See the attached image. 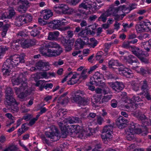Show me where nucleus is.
<instances>
[{"label":"nucleus","instance_id":"f257e3e1","mask_svg":"<svg viewBox=\"0 0 151 151\" xmlns=\"http://www.w3.org/2000/svg\"><path fill=\"white\" fill-rule=\"evenodd\" d=\"M39 50L43 55L50 57L58 56L63 51L61 47L54 42L43 43Z\"/></svg>","mask_w":151,"mask_h":151},{"label":"nucleus","instance_id":"f03ea898","mask_svg":"<svg viewBox=\"0 0 151 151\" xmlns=\"http://www.w3.org/2000/svg\"><path fill=\"white\" fill-rule=\"evenodd\" d=\"M26 79L23 73L20 74L16 79L13 80L14 84L17 85L22 83L19 88H15V93L18 97L23 99L25 97L31 94L32 90L25 82Z\"/></svg>","mask_w":151,"mask_h":151},{"label":"nucleus","instance_id":"7ed1b4c3","mask_svg":"<svg viewBox=\"0 0 151 151\" xmlns=\"http://www.w3.org/2000/svg\"><path fill=\"white\" fill-rule=\"evenodd\" d=\"M74 32L76 34L78 33V36L80 37L75 42V49L78 50L83 48L85 45L89 44V38L87 35L91 34V30H88L87 27L85 29L81 28L79 27H77L75 28Z\"/></svg>","mask_w":151,"mask_h":151},{"label":"nucleus","instance_id":"20e7f679","mask_svg":"<svg viewBox=\"0 0 151 151\" xmlns=\"http://www.w3.org/2000/svg\"><path fill=\"white\" fill-rule=\"evenodd\" d=\"M141 123V127L137 123L132 122L131 124L130 129L132 132L134 130H139V132L142 133V135H146L148 133V129L147 127L150 124V121L147 117L144 114H142L138 119Z\"/></svg>","mask_w":151,"mask_h":151},{"label":"nucleus","instance_id":"39448f33","mask_svg":"<svg viewBox=\"0 0 151 151\" xmlns=\"http://www.w3.org/2000/svg\"><path fill=\"white\" fill-rule=\"evenodd\" d=\"M35 42L33 40L29 39H26L21 43L19 39L14 40L11 43V49L15 52L18 51L20 48V45L23 48H28L35 44Z\"/></svg>","mask_w":151,"mask_h":151},{"label":"nucleus","instance_id":"423d86ee","mask_svg":"<svg viewBox=\"0 0 151 151\" xmlns=\"http://www.w3.org/2000/svg\"><path fill=\"white\" fill-rule=\"evenodd\" d=\"M84 94V92L82 91L79 90L76 91L73 96V101L79 105L85 106L88 104V99L86 98L83 97Z\"/></svg>","mask_w":151,"mask_h":151},{"label":"nucleus","instance_id":"0eeeda50","mask_svg":"<svg viewBox=\"0 0 151 151\" xmlns=\"http://www.w3.org/2000/svg\"><path fill=\"white\" fill-rule=\"evenodd\" d=\"M136 29L138 32H144L146 29H151V23L148 20L139 22L135 27Z\"/></svg>","mask_w":151,"mask_h":151},{"label":"nucleus","instance_id":"6e6552de","mask_svg":"<svg viewBox=\"0 0 151 151\" xmlns=\"http://www.w3.org/2000/svg\"><path fill=\"white\" fill-rule=\"evenodd\" d=\"M114 125V123H112L110 125H106L104 126L103 130V133L104 134L101 135L102 139L105 140L112 138L111 134L113 133Z\"/></svg>","mask_w":151,"mask_h":151},{"label":"nucleus","instance_id":"1a4fd4ad","mask_svg":"<svg viewBox=\"0 0 151 151\" xmlns=\"http://www.w3.org/2000/svg\"><path fill=\"white\" fill-rule=\"evenodd\" d=\"M17 3L19 5L17 10L21 13L25 12L27 8L30 6V3L27 0H17Z\"/></svg>","mask_w":151,"mask_h":151},{"label":"nucleus","instance_id":"9d476101","mask_svg":"<svg viewBox=\"0 0 151 151\" xmlns=\"http://www.w3.org/2000/svg\"><path fill=\"white\" fill-rule=\"evenodd\" d=\"M63 20L65 21V19L54 20L49 22L48 25L49 26L54 29H60V27L64 25V23L65 22H63Z\"/></svg>","mask_w":151,"mask_h":151},{"label":"nucleus","instance_id":"9b49d317","mask_svg":"<svg viewBox=\"0 0 151 151\" xmlns=\"http://www.w3.org/2000/svg\"><path fill=\"white\" fill-rule=\"evenodd\" d=\"M108 84L113 90L119 92L122 90L124 86L122 82L116 81L115 82H108Z\"/></svg>","mask_w":151,"mask_h":151},{"label":"nucleus","instance_id":"f8f14e48","mask_svg":"<svg viewBox=\"0 0 151 151\" xmlns=\"http://www.w3.org/2000/svg\"><path fill=\"white\" fill-rule=\"evenodd\" d=\"M11 100L6 101H5V104L6 106L8 105L9 107L8 109L9 110H10L11 112L14 113L17 112L18 111V108L17 107V105L19 103L16 102L15 99V101L14 102L12 101Z\"/></svg>","mask_w":151,"mask_h":151},{"label":"nucleus","instance_id":"ddd939ff","mask_svg":"<svg viewBox=\"0 0 151 151\" xmlns=\"http://www.w3.org/2000/svg\"><path fill=\"white\" fill-rule=\"evenodd\" d=\"M60 8L61 9L62 13L65 14H70L74 12V10L72 8H69L68 6L66 5H62L60 6L54 7L53 9L56 12H58L57 9Z\"/></svg>","mask_w":151,"mask_h":151},{"label":"nucleus","instance_id":"4468645a","mask_svg":"<svg viewBox=\"0 0 151 151\" xmlns=\"http://www.w3.org/2000/svg\"><path fill=\"white\" fill-rule=\"evenodd\" d=\"M6 62H5L2 68V72L3 73V75L5 77L9 76L11 73V69L13 68H11L10 65L8 64Z\"/></svg>","mask_w":151,"mask_h":151},{"label":"nucleus","instance_id":"2eb2a0df","mask_svg":"<svg viewBox=\"0 0 151 151\" xmlns=\"http://www.w3.org/2000/svg\"><path fill=\"white\" fill-rule=\"evenodd\" d=\"M56 132H46L45 135L47 137L50 138L51 141L53 142L56 141L60 138V135L57 130H56Z\"/></svg>","mask_w":151,"mask_h":151},{"label":"nucleus","instance_id":"dca6fc26","mask_svg":"<svg viewBox=\"0 0 151 151\" xmlns=\"http://www.w3.org/2000/svg\"><path fill=\"white\" fill-rule=\"evenodd\" d=\"M36 68L40 70H47L50 69L49 64L48 62H44L39 61L36 64Z\"/></svg>","mask_w":151,"mask_h":151},{"label":"nucleus","instance_id":"f3484780","mask_svg":"<svg viewBox=\"0 0 151 151\" xmlns=\"http://www.w3.org/2000/svg\"><path fill=\"white\" fill-rule=\"evenodd\" d=\"M127 123V120L122 116H120L118 118L116 122L117 126L120 129L125 127Z\"/></svg>","mask_w":151,"mask_h":151},{"label":"nucleus","instance_id":"a211bd4d","mask_svg":"<svg viewBox=\"0 0 151 151\" xmlns=\"http://www.w3.org/2000/svg\"><path fill=\"white\" fill-rule=\"evenodd\" d=\"M5 93H6V101L10 100L14 102L15 101V99L14 97V92L12 88L9 87H7L6 88Z\"/></svg>","mask_w":151,"mask_h":151},{"label":"nucleus","instance_id":"6ab92c4d","mask_svg":"<svg viewBox=\"0 0 151 151\" xmlns=\"http://www.w3.org/2000/svg\"><path fill=\"white\" fill-rule=\"evenodd\" d=\"M130 51L137 58L141 55H145L144 52L140 48L134 46L131 47Z\"/></svg>","mask_w":151,"mask_h":151},{"label":"nucleus","instance_id":"aec40b11","mask_svg":"<svg viewBox=\"0 0 151 151\" xmlns=\"http://www.w3.org/2000/svg\"><path fill=\"white\" fill-rule=\"evenodd\" d=\"M53 15V13L50 10L45 9L41 12V17L45 19H48Z\"/></svg>","mask_w":151,"mask_h":151},{"label":"nucleus","instance_id":"412c9836","mask_svg":"<svg viewBox=\"0 0 151 151\" xmlns=\"http://www.w3.org/2000/svg\"><path fill=\"white\" fill-rule=\"evenodd\" d=\"M21 54L20 55H15L12 56L11 58L6 59L5 62H6L8 63V64L10 65L11 66V68H13V65L12 64L13 63L11 62L12 61H15L16 60H20L21 59Z\"/></svg>","mask_w":151,"mask_h":151},{"label":"nucleus","instance_id":"4be33fe9","mask_svg":"<svg viewBox=\"0 0 151 151\" xmlns=\"http://www.w3.org/2000/svg\"><path fill=\"white\" fill-rule=\"evenodd\" d=\"M3 25V22H0V28L2 27L3 29L1 35L2 37H4L6 36L9 28L10 27L11 24L9 23L5 24L3 27H2Z\"/></svg>","mask_w":151,"mask_h":151},{"label":"nucleus","instance_id":"5701e85b","mask_svg":"<svg viewBox=\"0 0 151 151\" xmlns=\"http://www.w3.org/2000/svg\"><path fill=\"white\" fill-rule=\"evenodd\" d=\"M124 59L127 63L131 64L134 63H137L138 61L136 58L132 55H129L127 57H126Z\"/></svg>","mask_w":151,"mask_h":151},{"label":"nucleus","instance_id":"b1692460","mask_svg":"<svg viewBox=\"0 0 151 151\" xmlns=\"http://www.w3.org/2000/svg\"><path fill=\"white\" fill-rule=\"evenodd\" d=\"M59 33L58 31H56L50 32L49 33L48 39L50 40H56L59 36Z\"/></svg>","mask_w":151,"mask_h":151},{"label":"nucleus","instance_id":"393cba45","mask_svg":"<svg viewBox=\"0 0 151 151\" xmlns=\"http://www.w3.org/2000/svg\"><path fill=\"white\" fill-rule=\"evenodd\" d=\"M119 9V8H115L114 7H110L106 12L109 16L111 15L114 16L118 12Z\"/></svg>","mask_w":151,"mask_h":151},{"label":"nucleus","instance_id":"a878e982","mask_svg":"<svg viewBox=\"0 0 151 151\" xmlns=\"http://www.w3.org/2000/svg\"><path fill=\"white\" fill-rule=\"evenodd\" d=\"M22 16H20L16 18L15 22V24L17 26L20 27L24 23V20H23Z\"/></svg>","mask_w":151,"mask_h":151},{"label":"nucleus","instance_id":"bb28decb","mask_svg":"<svg viewBox=\"0 0 151 151\" xmlns=\"http://www.w3.org/2000/svg\"><path fill=\"white\" fill-rule=\"evenodd\" d=\"M75 127V126H73V125H70V126L68 125L66 126L65 127V128L67 131H68V134L71 135V134H73L74 135V132H75V129H76L75 128H76L74 127Z\"/></svg>","mask_w":151,"mask_h":151},{"label":"nucleus","instance_id":"cd10ccee","mask_svg":"<svg viewBox=\"0 0 151 151\" xmlns=\"http://www.w3.org/2000/svg\"><path fill=\"white\" fill-rule=\"evenodd\" d=\"M118 66H119V67L117 68V69L118 70L120 74L123 75V73H125L124 72H126V71H127V68L125 67L120 63H119Z\"/></svg>","mask_w":151,"mask_h":151},{"label":"nucleus","instance_id":"c85d7f7f","mask_svg":"<svg viewBox=\"0 0 151 151\" xmlns=\"http://www.w3.org/2000/svg\"><path fill=\"white\" fill-rule=\"evenodd\" d=\"M80 127L77 126L76 127L75 132H74V135L77 137L82 139L83 136V134L82 133V129H80L79 131L78 130L79 129Z\"/></svg>","mask_w":151,"mask_h":151},{"label":"nucleus","instance_id":"c756f323","mask_svg":"<svg viewBox=\"0 0 151 151\" xmlns=\"http://www.w3.org/2000/svg\"><path fill=\"white\" fill-rule=\"evenodd\" d=\"M22 16L23 20H24V23H28L32 21V18L31 14L24 15Z\"/></svg>","mask_w":151,"mask_h":151},{"label":"nucleus","instance_id":"7c9ffc66","mask_svg":"<svg viewBox=\"0 0 151 151\" xmlns=\"http://www.w3.org/2000/svg\"><path fill=\"white\" fill-rule=\"evenodd\" d=\"M41 29V27H39L38 28H33L30 32V35L31 36L34 37L40 35V32L39 30Z\"/></svg>","mask_w":151,"mask_h":151},{"label":"nucleus","instance_id":"2f4dec72","mask_svg":"<svg viewBox=\"0 0 151 151\" xmlns=\"http://www.w3.org/2000/svg\"><path fill=\"white\" fill-rule=\"evenodd\" d=\"M89 83L91 85L94 84L96 86H103L104 85V83L102 81L100 80L97 81L95 80V81H93L92 78H91Z\"/></svg>","mask_w":151,"mask_h":151},{"label":"nucleus","instance_id":"473e14b6","mask_svg":"<svg viewBox=\"0 0 151 151\" xmlns=\"http://www.w3.org/2000/svg\"><path fill=\"white\" fill-rule=\"evenodd\" d=\"M25 56V55L24 54H21V59L20 60H16L15 61H12L11 62L13 63L12 64L13 65V67L14 66H16L18 65L20 63H24V58Z\"/></svg>","mask_w":151,"mask_h":151},{"label":"nucleus","instance_id":"72a5a7b5","mask_svg":"<svg viewBox=\"0 0 151 151\" xmlns=\"http://www.w3.org/2000/svg\"><path fill=\"white\" fill-rule=\"evenodd\" d=\"M119 63L117 60H111L109 62V66L110 68H114L115 66H118Z\"/></svg>","mask_w":151,"mask_h":151},{"label":"nucleus","instance_id":"f704fd0d","mask_svg":"<svg viewBox=\"0 0 151 151\" xmlns=\"http://www.w3.org/2000/svg\"><path fill=\"white\" fill-rule=\"evenodd\" d=\"M109 17L106 12L102 14L98 19L99 21H102L103 22H106L107 20V17Z\"/></svg>","mask_w":151,"mask_h":151},{"label":"nucleus","instance_id":"c9c22d12","mask_svg":"<svg viewBox=\"0 0 151 151\" xmlns=\"http://www.w3.org/2000/svg\"><path fill=\"white\" fill-rule=\"evenodd\" d=\"M131 87L132 89L135 91H137L139 90V85L138 83L135 81H132L130 82Z\"/></svg>","mask_w":151,"mask_h":151},{"label":"nucleus","instance_id":"e433bc0d","mask_svg":"<svg viewBox=\"0 0 151 151\" xmlns=\"http://www.w3.org/2000/svg\"><path fill=\"white\" fill-rule=\"evenodd\" d=\"M142 46H143L144 49L147 52L149 51L150 49L151 48V44L149 42H143Z\"/></svg>","mask_w":151,"mask_h":151},{"label":"nucleus","instance_id":"4c0bfd02","mask_svg":"<svg viewBox=\"0 0 151 151\" xmlns=\"http://www.w3.org/2000/svg\"><path fill=\"white\" fill-rule=\"evenodd\" d=\"M73 43V41L72 40L70 42L68 43L66 45L64 46L66 51L68 52L71 50Z\"/></svg>","mask_w":151,"mask_h":151},{"label":"nucleus","instance_id":"58836bf2","mask_svg":"<svg viewBox=\"0 0 151 151\" xmlns=\"http://www.w3.org/2000/svg\"><path fill=\"white\" fill-rule=\"evenodd\" d=\"M87 70L88 69H84L83 70L79 77V79H81V81L85 80L87 78L88 75L86 74V73L88 72Z\"/></svg>","mask_w":151,"mask_h":151},{"label":"nucleus","instance_id":"ea45409f","mask_svg":"<svg viewBox=\"0 0 151 151\" xmlns=\"http://www.w3.org/2000/svg\"><path fill=\"white\" fill-rule=\"evenodd\" d=\"M145 55H141L138 58L140 60L141 62L145 64H148L149 63V60L147 58H146Z\"/></svg>","mask_w":151,"mask_h":151},{"label":"nucleus","instance_id":"a19ab883","mask_svg":"<svg viewBox=\"0 0 151 151\" xmlns=\"http://www.w3.org/2000/svg\"><path fill=\"white\" fill-rule=\"evenodd\" d=\"M58 103L61 104H64L68 102V100L65 98H63L61 97L60 96L59 97H58Z\"/></svg>","mask_w":151,"mask_h":151},{"label":"nucleus","instance_id":"79ce46f5","mask_svg":"<svg viewBox=\"0 0 151 151\" xmlns=\"http://www.w3.org/2000/svg\"><path fill=\"white\" fill-rule=\"evenodd\" d=\"M130 127L129 128V130L130 131L131 134H128L127 136V140L131 141L133 140L134 138V135L132 133L133 132H135V131H139V130H134L133 132H132V130L130 129Z\"/></svg>","mask_w":151,"mask_h":151},{"label":"nucleus","instance_id":"37998d69","mask_svg":"<svg viewBox=\"0 0 151 151\" xmlns=\"http://www.w3.org/2000/svg\"><path fill=\"white\" fill-rule=\"evenodd\" d=\"M102 76V75L100 73L98 72H96L93 75V78H92V79H93V81H95V80H97L98 79H100Z\"/></svg>","mask_w":151,"mask_h":151},{"label":"nucleus","instance_id":"c03bdc74","mask_svg":"<svg viewBox=\"0 0 151 151\" xmlns=\"http://www.w3.org/2000/svg\"><path fill=\"white\" fill-rule=\"evenodd\" d=\"M142 82V85L141 89L142 91H144L147 89L148 87L147 81L146 80H145Z\"/></svg>","mask_w":151,"mask_h":151},{"label":"nucleus","instance_id":"a18cd8bd","mask_svg":"<svg viewBox=\"0 0 151 151\" xmlns=\"http://www.w3.org/2000/svg\"><path fill=\"white\" fill-rule=\"evenodd\" d=\"M74 79L70 78V80L68 81V84L70 85H73L76 83H79L81 82L79 79L74 80Z\"/></svg>","mask_w":151,"mask_h":151},{"label":"nucleus","instance_id":"49530a36","mask_svg":"<svg viewBox=\"0 0 151 151\" xmlns=\"http://www.w3.org/2000/svg\"><path fill=\"white\" fill-rule=\"evenodd\" d=\"M140 72L143 75L147 73L148 74L151 73V70L150 69H145L143 68H141L140 69Z\"/></svg>","mask_w":151,"mask_h":151},{"label":"nucleus","instance_id":"de8ad7c7","mask_svg":"<svg viewBox=\"0 0 151 151\" xmlns=\"http://www.w3.org/2000/svg\"><path fill=\"white\" fill-rule=\"evenodd\" d=\"M130 44L129 41L124 42L122 44V47L124 48L129 49L130 50V49H131V47H132V46H130Z\"/></svg>","mask_w":151,"mask_h":151},{"label":"nucleus","instance_id":"09e8293b","mask_svg":"<svg viewBox=\"0 0 151 151\" xmlns=\"http://www.w3.org/2000/svg\"><path fill=\"white\" fill-rule=\"evenodd\" d=\"M67 2L73 6H75L78 4L81 0H66Z\"/></svg>","mask_w":151,"mask_h":151},{"label":"nucleus","instance_id":"8fccbe9b","mask_svg":"<svg viewBox=\"0 0 151 151\" xmlns=\"http://www.w3.org/2000/svg\"><path fill=\"white\" fill-rule=\"evenodd\" d=\"M61 131L62 133V134L61 135V136L63 138H65L68 134V131L65 130V128H61Z\"/></svg>","mask_w":151,"mask_h":151},{"label":"nucleus","instance_id":"3c124183","mask_svg":"<svg viewBox=\"0 0 151 151\" xmlns=\"http://www.w3.org/2000/svg\"><path fill=\"white\" fill-rule=\"evenodd\" d=\"M72 40L70 39L67 40L66 39L63 38L61 39V42L64 46L66 45L68 43L70 42Z\"/></svg>","mask_w":151,"mask_h":151},{"label":"nucleus","instance_id":"603ef678","mask_svg":"<svg viewBox=\"0 0 151 151\" xmlns=\"http://www.w3.org/2000/svg\"><path fill=\"white\" fill-rule=\"evenodd\" d=\"M118 102L115 99H112L110 102V105L113 108H115L117 106Z\"/></svg>","mask_w":151,"mask_h":151},{"label":"nucleus","instance_id":"864d4df0","mask_svg":"<svg viewBox=\"0 0 151 151\" xmlns=\"http://www.w3.org/2000/svg\"><path fill=\"white\" fill-rule=\"evenodd\" d=\"M8 50V49L6 47H0V59L1 58V56L5 53V51Z\"/></svg>","mask_w":151,"mask_h":151},{"label":"nucleus","instance_id":"5fc2aeb1","mask_svg":"<svg viewBox=\"0 0 151 151\" xmlns=\"http://www.w3.org/2000/svg\"><path fill=\"white\" fill-rule=\"evenodd\" d=\"M134 24L133 23H131L129 24L127 23H123L122 25L124 28H129L132 27Z\"/></svg>","mask_w":151,"mask_h":151},{"label":"nucleus","instance_id":"6e6d98bb","mask_svg":"<svg viewBox=\"0 0 151 151\" xmlns=\"http://www.w3.org/2000/svg\"><path fill=\"white\" fill-rule=\"evenodd\" d=\"M38 22L41 25H45L48 23L49 22H47L42 20L41 19H38Z\"/></svg>","mask_w":151,"mask_h":151},{"label":"nucleus","instance_id":"4d7b16f0","mask_svg":"<svg viewBox=\"0 0 151 151\" xmlns=\"http://www.w3.org/2000/svg\"><path fill=\"white\" fill-rule=\"evenodd\" d=\"M98 67V66L97 65H95L91 67L90 69H88L87 70V72L88 74H91L92 73V72L93 71L96 69Z\"/></svg>","mask_w":151,"mask_h":151},{"label":"nucleus","instance_id":"13d9d810","mask_svg":"<svg viewBox=\"0 0 151 151\" xmlns=\"http://www.w3.org/2000/svg\"><path fill=\"white\" fill-rule=\"evenodd\" d=\"M15 14V12L14 10H10L9 11V14H7L8 18L11 19L14 16Z\"/></svg>","mask_w":151,"mask_h":151},{"label":"nucleus","instance_id":"bf43d9fd","mask_svg":"<svg viewBox=\"0 0 151 151\" xmlns=\"http://www.w3.org/2000/svg\"><path fill=\"white\" fill-rule=\"evenodd\" d=\"M86 4V2L85 3H82L79 5V8H82L86 9H87L88 8L90 9L91 7L90 6L88 7L87 5Z\"/></svg>","mask_w":151,"mask_h":151},{"label":"nucleus","instance_id":"052dcab7","mask_svg":"<svg viewBox=\"0 0 151 151\" xmlns=\"http://www.w3.org/2000/svg\"><path fill=\"white\" fill-rule=\"evenodd\" d=\"M112 97V95H111L104 96L103 99V101L106 102L108 101L109 100L111 99Z\"/></svg>","mask_w":151,"mask_h":151},{"label":"nucleus","instance_id":"680f3d73","mask_svg":"<svg viewBox=\"0 0 151 151\" xmlns=\"http://www.w3.org/2000/svg\"><path fill=\"white\" fill-rule=\"evenodd\" d=\"M107 78L108 79H114L115 80L118 79L117 77L112 74H109L107 76Z\"/></svg>","mask_w":151,"mask_h":151},{"label":"nucleus","instance_id":"e2e57ef3","mask_svg":"<svg viewBox=\"0 0 151 151\" xmlns=\"http://www.w3.org/2000/svg\"><path fill=\"white\" fill-rule=\"evenodd\" d=\"M126 71L123 73V75L124 76L128 78L130 77V75L132 74L130 72L131 71L127 68V70Z\"/></svg>","mask_w":151,"mask_h":151},{"label":"nucleus","instance_id":"0e129e2a","mask_svg":"<svg viewBox=\"0 0 151 151\" xmlns=\"http://www.w3.org/2000/svg\"><path fill=\"white\" fill-rule=\"evenodd\" d=\"M41 138L44 143L46 144L49 145H50L49 140L46 139L44 136H42Z\"/></svg>","mask_w":151,"mask_h":151},{"label":"nucleus","instance_id":"69168bd1","mask_svg":"<svg viewBox=\"0 0 151 151\" xmlns=\"http://www.w3.org/2000/svg\"><path fill=\"white\" fill-rule=\"evenodd\" d=\"M132 99L133 100V102H135L136 101L139 102L141 100V99L139 96H136V95L133 96L132 98Z\"/></svg>","mask_w":151,"mask_h":151},{"label":"nucleus","instance_id":"338daca9","mask_svg":"<svg viewBox=\"0 0 151 151\" xmlns=\"http://www.w3.org/2000/svg\"><path fill=\"white\" fill-rule=\"evenodd\" d=\"M64 111L62 109H60L57 111L56 113V115L58 116H62L64 114Z\"/></svg>","mask_w":151,"mask_h":151},{"label":"nucleus","instance_id":"774afa93","mask_svg":"<svg viewBox=\"0 0 151 151\" xmlns=\"http://www.w3.org/2000/svg\"><path fill=\"white\" fill-rule=\"evenodd\" d=\"M10 151H20L16 146L12 145L10 146Z\"/></svg>","mask_w":151,"mask_h":151}]
</instances>
